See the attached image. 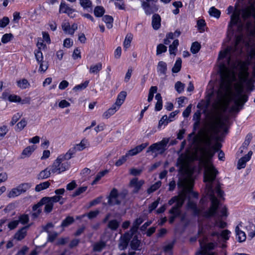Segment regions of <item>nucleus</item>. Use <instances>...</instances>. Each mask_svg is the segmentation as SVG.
I'll return each mask as SVG.
<instances>
[{"label": "nucleus", "mask_w": 255, "mask_h": 255, "mask_svg": "<svg viewBox=\"0 0 255 255\" xmlns=\"http://www.w3.org/2000/svg\"><path fill=\"white\" fill-rule=\"evenodd\" d=\"M219 72L221 82L217 92L215 108L225 112L232 100V83L236 81V78L234 72L229 70L225 64L220 65Z\"/></svg>", "instance_id": "f257e3e1"}, {"label": "nucleus", "mask_w": 255, "mask_h": 255, "mask_svg": "<svg viewBox=\"0 0 255 255\" xmlns=\"http://www.w3.org/2000/svg\"><path fill=\"white\" fill-rule=\"evenodd\" d=\"M215 154V151L212 149L205 150L204 155L206 159L204 160V165L205 168L204 173V181L206 182V187L208 190V194L211 196L213 206L209 212L214 211L216 206L217 200L215 197V193L219 198L224 196V192L221 190L220 185L218 182H217L215 188L213 186V181H215L217 175L218 174V170L215 168L210 161V159Z\"/></svg>", "instance_id": "f03ea898"}, {"label": "nucleus", "mask_w": 255, "mask_h": 255, "mask_svg": "<svg viewBox=\"0 0 255 255\" xmlns=\"http://www.w3.org/2000/svg\"><path fill=\"white\" fill-rule=\"evenodd\" d=\"M193 180L190 177L179 178L177 182V186L179 188L182 189V191L178 196L173 197L168 201L169 205H172L176 203L169 211L170 214L177 217L180 216L181 213L180 209L184 203L187 194L193 192Z\"/></svg>", "instance_id": "7ed1b4c3"}, {"label": "nucleus", "mask_w": 255, "mask_h": 255, "mask_svg": "<svg viewBox=\"0 0 255 255\" xmlns=\"http://www.w3.org/2000/svg\"><path fill=\"white\" fill-rule=\"evenodd\" d=\"M249 63L245 61H242L239 60H236L230 65L227 66V68L231 71H233L236 77L234 70L238 74V77L241 84L246 83L247 88L249 90H253V84L255 82V63L253 67L252 76L248 79L249 73L248 72Z\"/></svg>", "instance_id": "20e7f679"}, {"label": "nucleus", "mask_w": 255, "mask_h": 255, "mask_svg": "<svg viewBox=\"0 0 255 255\" xmlns=\"http://www.w3.org/2000/svg\"><path fill=\"white\" fill-rule=\"evenodd\" d=\"M242 40V35L237 36L234 45L229 46L225 50L220 52L218 57V60L220 61L219 67L222 64H225L227 67L235 61L233 60L234 57H237L242 53V49L239 46V43ZM219 68L220 69V67Z\"/></svg>", "instance_id": "39448f33"}, {"label": "nucleus", "mask_w": 255, "mask_h": 255, "mask_svg": "<svg viewBox=\"0 0 255 255\" xmlns=\"http://www.w3.org/2000/svg\"><path fill=\"white\" fill-rule=\"evenodd\" d=\"M244 20L247 19L252 15L255 17V6L251 4L245 8L236 10L232 14L231 20L228 25V30H232L233 26L239 23L242 26V24L240 20V15Z\"/></svg>", "instance_id": "423d86ee"}, {"label": "nucleus", "mask_w": 255, "mask_h": 255, "mask_svg": "<svg viewBox=\"0 0 255 255\" xmlns=\"http://www.w3.org/2000/svg\"><path fill=\"white\" fill-rule=\"evenodd\" d=\"M243 88L241 86L238 90L237 94L234 99V105L232 106L230 109V113H239L243 109L245 104L248 100V96L246 94H242Z\"/></svg>", "instance_id": "0eeeda50"}, {"label": "nucleus", "mask_w": 255, "mask_h": 255, "mask_svg": "<svg viewBox=\"0 0 255 255\" xmlns=\"http://www.w3.org/2000/svg\"><path fill=\"white\" fill-rule=\"evenodd\" d=\"M158 0H140V6L144 13L146 15H150L156 12L159 6L156 4ZM172 0H160L165 4L169 3Z\"/></svg>", "instance_id": "6e6552de"}, {"label": "nucleus", "mask_w": 255, "mask_h": 255, "mask_svg": "<svg viewBox=\"0 0 255 255\" xmlns=\"http://www.w3.org/2000/svg\"><path fill=\"white\" fill-rule=\"evenodd\" d=\"M206 192H207V195L210 196V199L211 201V205L208 210L204 212L203 216L204 217L207 218H210V217L214 216L215 215L217 216V218H222L224 217H226L228 215H227V209L226 207L223 208L221 209V210L220 211V213H217V210L218 209V206H219V202L217 198H216L217 200V204H216L217 205L215 206V210L209 212L211 209V207L213 206V203H212L211 196L208 194V189L207 187H206ZM215 197H216L215 196Z\"/></svg>", "instance_id": "1a4fd4ad"}, {"label": "nucleus", "mask_w": 255, "mask_h": 255, "mask_svg": "<svg viewBox=\"0 0 255 255\" xmlns=\"http://www.w3.org/2000/svg\"><path fill=\"white\" fill-rule=\"evenodd\" d=\"M70 166V163L58 156L52 165V173L60 174L67 170Z\"/></svg>", "instance_id": "9d476101"}, {"label": "nucleus", "mask_w": 255, "mask_h": 255, "mask_svg": "<svg viewBox=\"0 0 255 255\" xmlns=\"http://www.w3.org/2000/svg\"><path fill=\"white\" fill-rule=\"evenodd\" d=\"M169 141V138H163L160 141L151 144L147 149L146 152H155L162 154L167 149V144Z\"/></svg>", "instance_id": "9b49d317"}, {"label": "nucleus", "mask_w": 255, "mask_h": 255, "mask_svg": "<svg viewBox=\"0 0 255 255\" xmlns=\"http://www.w3.org/2000/svg\"><path fill=\"white\" fill-rule=\"evenodd\" d=\"M225 123L221 117L216 118L215 120L211 124V128L214 133L218 135L220 132V129L223 128Z\"/></svg>", "instance_id": "f8f14e48"}, {"label": "nucleus", "mask_w": 255, "mask_h": 255, "mask_svg": "<svg viewBox=\"0 0 255 255\" xmlns=\"http://www.w3.org/2000/svg\"><path fill=\"white\" fill-rule=\"evenodd\" d=\"M108 203L111 206L119 205L121 203V200L118 198V190L116 188L113 189L111 191L108 197Z\"/></svg>", "instance_id": "ddd939ff"}, {"label": "nucleus", "mask_w": 255, "mask_h": 255, "mask_svg": "<svg viewBox=\"0 0 255 255\" xmlns=\"http://www.w3.org/2000/svg\"><path fill=\"white\" fill-rule=\"evenodd\" d=\"M131 236V234L127 232L121 236L119 244V249L120 250H124L127 248Z\"/></svg>", "instance_id": "4468645a"}, {"label": "nucleus", "mask_w": 255, "mask_h": 255, "mask_svg": "<svg viewBox=\"0 0 255 255\" xmlns=\"http://www.w3.org/2000/svg\"><path fill=\"white\" fill-rule=\"evenodd\" d=\"M144 183V181L143 180H141L138 181L137 178H134L131 179L130 181L129 185L130 186L133 187L132 193H138Z\"/></svg>", "instance_id": "2eb2a0df"}, {"label": "nucleus", "mask_w": 255, "mask_h": 255, "mask_svg": "<svg viewBox=\"0 0 255 255\" xmlns=\"http://www.w3.org/2000/svg\"><path fill=\"white\" fill-rule=\"evenodd\" d=\"M148 145V143H142L128 150L126 154L128 157L135 155L142 151Z\"/></svg>", "instance_id": "dca6fc26"}, {"label": "nucleus", "mask_w": 255, "mask_h": 255, "mask_svg": "<svg viewBox=\"0 0 255 255\" xmlns=\"http://www.w3.org/2000/svg\"><path fill=\"white\" fill-rule=\"evenodd\" d=\"M253 152L250 151L247 154L241 158L238 162V168L241 169L245 167L246 163L251 159Z\"/></svg>", "instance_id": "f3484780"}, {"label": "nucleus", "mask_w": 255, "mask_h": 255, "mask_svg": "<svg viewBox=\"0 0 255 255\" xmlns=\"http://www.w3.org/2000/svg\"><path fill=\"white\" fill-rule=\"evenodd\" d=\"M200 247L202 249L201 255H206L208 252L214 249L215 245L213 243H209L208 244H204L202 242H200Z\"/></svg>", "instance_id": "a211bd4d"}, {"label": "nucleus", "mask_w": 255, "mask_h": 255, "mask_svg": "<svg viewBox=\"0 0 255 255\" xmlns=\"http://www.w3.org/2000/svg\"><path fill=\"white\" fill-rule=\"evenodd\" d=\"M29 226H25L18 230L15 234L14 238L17 241H21L23 239L26 235L27 230Z\"/></svg>", "instance_id": "6ab92c4d"}, {"label": "nucleus", "mask_w": 255, "mask_h": 255, "mask_svg": "<svg viewBox=\"0 0 255 255\" xmlns=\"http://www.w3.org/2000/svg\"><path fill=\"white\" fill-rule=\"evenodd\" d=\"M152 26L154 29H158L161 25V17L156 12L152 14Z\"/></svg>", "instance_id": "aec40b11"}, {"label": "nucleus", "mask_w": 255, "mask_h": 255, "mask_svg": "<svg viewBox=\"0 0 255 255\" xmlns=\"http://www.w3.org/2000/svg\"><path fill=\"white\" fill-rule=\"evenodd\" d=\"M240 226H241V223L236 226L235 228V232L238 241L240 243H242L245 241L246 239V235L244 232L240 229Z\"/></svg>", "instance_id": "412c9836"}, {"label": "nucleus", "mask_w": 255, "mask_h": 255, "mask_svg": "<svg viewBox=\"0 0 255 255\" xmlns=\"http://www.w3.org/2000/svg\"><path fill=\"white\" fill-rule=\"evenodd\" d=\"M51 173L52 165L40 171L37 176V178L40 180L46 179L50 177Z\"/></svg>", "instance_id": "4be33fe9"}, {"label": "nucleus", "mask_w": 255, "mask_h": 255, "mask_svg": "<svg viewBox=\"0 0 255 255\" xmlns=\"http://www.w3.org/2000/svg\"><path fill=\"white\" fill-rule=\"evenodd\" d=\"M118 106L114 104L111 108H109L107 111L104 113L103 117L105 119H108L111 116L113 115L119 109Z\"/></svg>", "instance_id": "5701e85b"}, {"label": "nucleus", "mask_w": 255, "mask_h": 255, "mask_svg": "<svg viewBox=\"0 0 255 255\" xmlns=\"http://www.w3.org/2000/svg\"><path fill=\"white\" fill-rule=\"evenodd\" d=\"M35 149L36 146L35 145H30L26 147L23 150L21 153V158L23 159L29 157Z\"/></svg>", "instance_id": "b1692460"}, {"label": "nucleus", "mask_w": 255, "mask_h": 255, "mask_svg": "<svg viewBox=\"0 0 255 255\" xmlns=\"http://www.w3.org/2000/svg\"><path fill=\"white\" fill-rule=\"evenodd\" d=\"M74 9L68 6L65 2H61L59 7L60 13H67L69 16L73 13Z\"/></svg>", "instance_id": "393cba45"}, {"label": "nucleus", "mask_w": 255, "mask_h": 255, "mask_svg": "<svg viewBox=\"0 0 255 255\" xmlns=\"http://www.w3.org/2000/svg\"><path fill=\"white\" fill-rule=\"evenodd\" d=\"M188 208L193 211V214L194 216H199L201 210L197 206V204L193 201H189L187 204Z\"/></svg>", "instance_id": "a878e982"}, {"label": "nucleus", "mask_w": 255, "mask_h": 255, "mask_svg": "<svg viewBox=\"0 0 255 255\" xmlns=\"http://www.w3.org/2000/svg\"><path fill=\"white\" fill-rule=\"evenodd\" d=\"M121 222L117 219L110 220L108 223L107 227L113 231H116L120 225Z\"/></svg>", "instance_id": "bb28decb"}, {"label": "nucleus", "mask_w": 255, "mask_h": 255, "mask_svg": "<svg viewBox=\"0 0 255 255\" xmlns=\"http://www.w3.org/2000/svg\"><path fill=\"white\" fill-rule=\"evenodd\" d=\"M32 186L30 183H23L19 184L16 187L19 195L25 193L26 191L29 190Z\"/></svg>", "instance_id": "cd10ccee"}, {"label": "nucleus", "mask_w": 255, "mask_h": 255, "mask_svg": "<svg viewBox=\"0 0 255 255\" xmlns=\"http://www.w3.org/2000/svg\"><path fill=\"white\" fill-rule=\"evenodd\" d=\"M127 96V92L125 91L121 92L119 95H118L117 100L116 102L114 103L116 105L118 106L119 107L121 106V105L124 102Z\"/></svg>", "instance_id": "c85d7f7f"}, {"label": "nucleus", "mask_w": 255, "mask_h": 255, "mask_svg": "<svg viewBox=\"0 0 255 255\" xmlns=\"http://www.w3.org/2000/svg\"><path fill=\"white\" fill-rule=\"evenodd\" d=\"M17 86L21 89H25L28 88L30 86V84L25 78H23L21 80L16 81Z\"/></svg>", "instance_id": "c756f323"}, {"label": "nucleus", "mask_w": 255, "mask_h": 255, "mask_svg": "<svg viewBox=\"0 0 255 255\" xmlns=\"http://www.w3.org/2000/svg\"><path fill=\"white\" fill-rule=\"evenodd\" d=\"M140 245V241L138 240L137 236H134L130 243V247L133 251L139 250Z\"/></svg>", "instance_id": "7c9ffc66"}, {"label": "nucleus", "mask_w": 255, "mask_h": 255, "mask_svg": "<svg viewBox=\"0 0 255 255\" xmlns=\"http://www.w3.org/2000/svg\"><path fill=\"white\" fill-rule=\"evenodd\" d=\"M157 72L161 74L165 75L167 71V64L163 61H159L157 67Z\"/></svg>", "instance_id": "2f4dec72"}, {"label": "nucleus", "mask_w": 255, "mask_h": 255, "mask_svg": "<svg viewBox=\"0 0 255 255\" xmlns=\"http://www.w3.org/2000/svg\"><path fill=\"white\" fill-rule=\"evenodd\" d=\"M40 204H42V205H45L44 207V212L48 213L52 211L53 204L51 203V201L49 200L45 201L44 202H42V198L40 200Z\"/></svg>", "instance_id": "473e14b6"}, {"label": "nucleus", "mask_w": 255, "mask_h": 255, "mask_svg": "<svg viewBox=\"0 0 255 255\" xmlns=\"http://www.w3.org/2000/svg\"><path fill=\"white\" fill-rule=\"evenodd\" d=\"M102 68L101 63H98L96 65H92L90 66L89 72L91 74H97Z\"/></svg>", "instance_id": "72a5a7b5"}, {"label": "nucleus", "mask_w": 255, "mask_h": 255, "mask_svg": "<svg viewBox=\"0 0 255 255\" xmlns=\"http://www.w3.org/2000/svg\"><path fill=\"white\" fill-rule=\"evenodd\" d=\"M106 243L103 241L97 242L93 245V251L94 252H101L106 247Z\"/></svg>", "instance_id": "f704fd0d"}, {"label": "nucleus", "mask_w": 255, "mask_h": 255, "mask_svg": "<svg viewBox=\"0 0 255 255\" xmlns=\"http://www.w3.org/2000/svg\"><path fill=\"white\" fill-rule=\"evenodd\" d=\"M50 185L49 181H45L37 185L35 187V190L36 192H40L43 190L48 188Z\"/></svg>", "instance_id": "c9c22d12"}, {"label": "nucleus", "mask_w": 255, "mask_h": 255, "mask_svg": "<svg viewBox=\"0 0 255 255\" xmlns=\"http://www.w3.org/2000/svg\"><path fill=\"white\" fill-rule=\"evenodd\" d=\"M87 140L85 139H83L81 142L78 144H74L73 146L75 147L77 151H80L84 150L86 147Z\"/></svg>", "instance_id": "e433bc0d"}, {"label": "nucleus", "mask_w": 255, "mask_h": 255, "mask_svg": "<svg viewBox=\"0 0 255 255\" xmlns=\"http://www.w3.org/2000/svg\"><path fill=\"white\" fill-rule=\"evenodd\" d=\"M102 19L106 23L108 28L110 29L113 27V18L112 16L105 15L103 17Z\"/></svg>", "instance_id": "4c0bfd02"}, {"label": "nucleus", "mask_w": 255, "mask_h": 255, "mask_svg": "<svg viewBox=\"0 0 255 255\" xmlns=\"http://www.w3.org/2000/svg\"><path fill=\"white\" fill-rule=\"evenodd\" d=\"M181 64H182L181 59L180 58H178L176 60V61L174 65V66L173 67V68L172 69V72L173 73H175L179 72L181 70Z\"/></svg>", "instance_id": "58836bf2"}, {"label": "nucleus", "mask_w": 255, "mask_h": 255, "mask_svg": "<svg viewBox=\"0 0 255 255\" xmlns=\"http://www.w3.org/2000/svg\"><path fill=\"white\" fill-rule=\"evenodd\" d=\"M179 45L178 40L175 39L173 41L172 44L169 47V51L170 54L175 55V52L177 50V46Z\"/></svg>", "instance_id": "ea45409f"}, {"label": "nucleus", "mask_w": 255, "mask_h": 255, "mask_svg": "<svg viewBox=\"0 0 255 255\" xmlns=\"http://www.w3.org/2000/svg\"><path fill=\"white\" fill-rule=\"evenodd\" d=\"M94 14L97 17H101L104 14L105 10L102 6H97L94 9Z\"/></svg>", "instance_id": "a19ab883"}, {"label": "nucleus", "mask_w": 255, "mask_h": 255, "mask_svg": "<svg viewBox=\"0 0 255 255\" xmlns=\"http://www.w3.org/2000/svg\"><path fill=\"white\" fill-rule=\"evenodd\" d=\"M209 13L211 16H214L217 18H219L221 15L220 11L214 6L210 8Z\"/></svg>", "instance_id": "79ce46f5"}, {"label": "nucleus", "mask_w": 255, "mask_h": 255, "mask_svg": "<svg viewBox=\"0 0 255 255\" xmlns=\"http://www.w3.org/2000/svg\"><path fill=\"white\" fill-rule=\"evenodd\" d=\"M74 221V219L72 217L68 216L66 217L62 222L61 227L65 228L68 227Z\"/></svg>", "instance_id": "37998d69"}, {"label": "nucleus", "mask_w": 255, "mask_h": 255, "mask_svg": "<svg viewBox=\"0 0 255 255\" xmlns=\"http://www.w3.org/2000/svg\"><path fill=\"white\" fill-rule=\"evenodd\" d=\"M80 5L84 9H88L92 8V3L90 0H79Z\"/></svg>", "instance_id": "c03bdc74"}, {"label": "nucleus", "mask_w": 255, "mask_h": 255, "mask_svg": "<svg viewBox=\"0 0 255 255\" xmlns=\"http://www.w3.org/2000/svg\"><path fill=\"white\" fill-rule=\"evenodd\" d=\"M157 87L156 86H152L150 87L148 96V102H150L153 100L154 94L157 92Z\"/></svg>", "instance_id": "a18cd8bd"}, {"label": "nucleus", "mask_w": 255, "mask_h": 255, "mask_svg": "<svg viewBox=\"0 0 255 255\" xmlns=\"http://www.w3.org/2000/svg\"><path fill=\"white\" fill-rule=\"evenodd\" d=\"M99 210H96V211H90L87 215L84 214L80 216V217H78V219H81L84 217H85L87 216L89 219H92L93 218H96L97 215L99 214Z\"/></svg>", "instance_id": "49530a36"}, {"label": "nucleus", "mask_w": 255, "mask_h": 255, "mask_svg": "<svg viewBox=\"0 0 255 255\" xmlns=\"http://www.w3.org/2000/svg\"><path fill=\"white\" fill-rule=\"evenodd\" d=\"M200 48V44L198 42H194L192 44L190 50L193 54H196L199 52Z\"/></svg>", "instance_id": "de8ad7c7"}, {"label": "nucleus", "mask_w": 255, "mask_h": 255, "mask_svg": "<svg viewBox=\"0 0 255 255\" xmlns=\"http://www.w3.org/2000/svg\"><path fill=\"white\" fill-rule=\"evenodd\" d=\"M61 197L60 196H54L52 197H45L42 198V202H44L45 201L49 200L51 202V203L53 204L54 203H56L59 202L61 199Z\"/></svg>", "instance_id": "09e8293b"}, {"label": "nucleus", "mask_w": 255, "mask_h": 255, "mask_svg": "<svg viewBox=\"0 0 255 255\" xmlns=\"http://www.w3.org/2000/svg\"><path fill=\"white\" fill-rule=\"evenodd\" d=\"M18 224L20 223L24 225L29 222V217L27 214H22L18 217Z\"/></svg>", "instance_id": "8fccbe9b"}, {"label": "nucleus", "mask_w": 255, "mask_h": 255, "mask_svg": "<svg viewBox=\"0 0 255 255\" xmlns=\"http://www.w3.org/2000/svg\"><path fill=\"white\" fill-rule=\"evenodd\" d=\"M132 39V35L131 34H128L124 41V46L126 49L128 48L130 45Z\"/></svg>", "instance_id": "3c124183"}, {"label": "nucleus", "mask_w": 255, "mask_h": 255, "mask_svg": "<svg viewBox=\"0 0 255 255\" xmlns=\"http://www.w3.org/2000/svg\"><path fill=\"white\" fill-rule=\"evenodd\" d=\"M161 182L160 181H158L151 185L150 188H149L147 190V192L148 194H150L155 191H156L157 189H158L161 186Z\"/></svg>", "instance_id": "603ef678"}, {"label": "nucleus", "mask_w": 255, "mask_h": 255, "mask_svg": "<svg viewBox=\"0 0 255 255\" xmlns=\"http://www.w3.org/2000/svg\"><path fill=\"white\" fill-rule=\"evenodd\" d=\"M88 84L89 81H86L83 83L80 84L75 86L73 88V90L75 92H77L78 91H80L85 89L88 86Z\"/></svg>", "instance_id": "864d4df0"}, {"label": "nucleus", "mask_w": 255, "mask_h": 255, "mask_svg": "<svg viewBox=\"0 0 255 255\" xmlns=\"http://www.w3.org/2000/svg\"><path fill=\"white\" fill-rule=\"evenodd\" d=\"M108 172V171L106 170L102 171H101L99 172L97 175L96 176L95 180L93 181L92 184L94 185L97 183L98 181H99L101 178L103 177L106 174H107Z\"/></svg>", "instance_id": "5fc2aeb1"}, {"label": "nucleus", "mask_w": 255, "mask_h": 255, "mask_svg": "<svg viewBox=\"0 0 255 255\" xmlns=\"http://www.w3.org/2000/svg\"><path fill=\"white\" fill-rule=\"evenodd\" d=\"M185 88V85L180 81L177 82L175 84V89L178 93H182Z\"/></svg>", "instance_id": "6e6d98bb"}, {"label": "nucleus", "mask_w": 255, "mask_h": 255, "mask_svg": "<svg viewBox=\"0 0 255 255\" xmlns=\"http://www.w3.org/2000/svg\"><path fill=\"white\" fill-rule=\"evenodd\" d=\"M222 218L216 219L215 221V226L219 227L221 229L225 228L227 226V223L221 220Z\"/></svg>", "instance_id": "4d7b16f0"}, {"label": "nucleus", "mask_w": 255, "mask_h": 255, "mask_svg": "<svg viewBox=\"0 0 255 255\" xmlns=\"http://www.w3.org/2000/svg\"><path fill=\"white\" fill-rule=\"evenodd\" d=\"M20 195L17 188H14L12 189L8 193L7 197L8 198H14Z\"/></svg>", "instance_id": "13d9d810"}, {"label": "nucleus", "mask_w": 255, "mask_h": 255, "mask_svg": "<svg viewBox=\"0 0 255 255\" xmlns=\"http://www.w3.org/2000/svg\"><path fill=\"white\" fill-rule=\"evenodd\" d=\"M167 51V47L162 44H159L157 46L156 54L159 55Z\"/></svg>", "instance_id": "bf43d9fd"}, {"label": "nucleus", "mask_w": 255, "mask_h": 255, "mask_svg": "<svg viewBox=\"0 0 255 255\" xmlns=\"http://www.w3.org/2000/svg\"><path fill=\"white\" fill-rule=\"evenodd\" d=\"M38 64H39V71L44 72L48 69V64L47 62L45 61H42L41 62H40V63H38Z\"/></svg>", "instance_id": "052dcab7"}, {"label": "nucleus", "mask_w": 255, "mask_h": 255, "mask_svg": "<svg viewBox=\"0 0 255 255\" xmlns=\"http://www.w3.org/2000/svg\"><path fill=\"white\" fill-rule=\"evenodd\" d=\"M34 55L35 58L36 59V61L38 63H40V62H41L43 60V57L42 53L40 49H38L34 52Z\"/></svg>", "instance_id": "680f3d73"}, {"label": "nucleus", "mask_w": 255, "mask_h": 255, "mask_svg": "<svg viewBox=\"0 0 255 255\" xmlns=\"http://www.w3.org/2000/svg\"><path fill=\"white\" fill-rule=\"evenodd\" d=\"M171 121V120L168 119V117L166 115H164L159 121L158 127H160L163 125H166Z\"/></svg>", "instance_id": "e2e57ef3"}, {"label": "nucleus", "mask_w": 255, "mask_h": 255, "mask_svg": "<svg viewBox=\"0 0 255 255\" xmlns=\"http://www.w3.org/2000/svg\"><path fill=\"white\" fill-rule=\"evenodd\" d=\"M160 198L159 197L157 199L156 201L153 202L152 204L149 205L148 206V211L149 213H151L153 210H154L158 206L159 203Z\"/></svg>", "instance_id": "0e129e2a"}, {"label": "nucleus", "mask_w": 255, "mask_h": 255, "mask_svg": "<svg viewBox=\"0 0 255 255\" xmlns=\"http://www.w3.org/2000/svg\"><path fill=\"white\" fill-rule=\"evenodd\" d=\"M13 37V35L11 33H6L4 34L1 38V42L3 43H6L10 41L11 38Z\"/></svg>", "instance_id": "69168bd1"}, {"label": "nucleus", "mask_w": 255, "mask_h": 255, "mask_svg": "<svg viewBox=\"0 0 255 255\" xmlns=\"http://www.w3.org/2000/svg\"><path fill=\"white\" fill-rule=\"evenodd\" d=\"M27 125V122L24 119H22L16 125V127L19 131L22 130Z\"/></svg>", "instance_id": "338daca9"}, {"label": "nucleus", "mask_w": 255, "mask_h": 255, "mask_svg": "<svg viewBox=\"0 0 255 255\" xmlns=\"http://www.w3.org/2000/svg\"><path fill=\"white\" fill-rule=\"evenodd\" d=\"M128 157L127 154L125 155L122 156L119 159H118L116 162L115 163V165L117 166H120L123 164L127 160V158Z\"/></svg>", "instance_id": "774afa93"}]
</instances>
